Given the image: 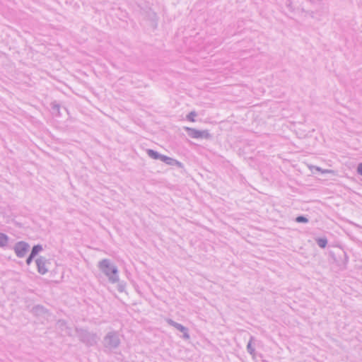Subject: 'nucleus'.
Instances as JSON below:
<instances>
[{
    "label": "nucleus",
    "mask_w": 362,
    "mask_h": 362,
    "mask_svg": "<svg viewBox=\"0 0 362 362\" xmlns=\"http://www.w3.org/2000/svg\"><path fill=\"white\" fill-rule=\"evenodd\" d=\"M42 250V247L40 246V245H35L33 247V250H32V252L30 255V257L27 259V264H30L31 261H32V259L39 252Z\"/></svg>",
    "instance_id": "nucleus-4"
},
{
    "label": "nucleus",
    "mask_w": 362,
    "mask_h": 362,
    "mask_svg": "<svg viewBox=\"0 0 362 362\" xmlns=\"http://www.w3.org/2000/svg\"><path fill=\"white\" fill-rule=\"evenodd\" d=\"M318 244L321 247H325L327 245V240L322 238L318 240Z\"/></svg>",
    "instance_id": "nucleus-8"
},
{
    "label": "nucleus",
    "mask_w": 362,
    "mask_h": 362,
    "mask_svg": "<svg viewBox=\"0 0 362 362\" xmlns=\"http://www.w3.org/2000/svg\"><path fill=\"white\" fill-rule=\"evenodd\" d=\"M358 172L359 174H361L362 175V163L358 165Z\"/></svg>",
    "instance_id": "nucleus-11"
},
{
    "label": "nucleus",
    "mask_w": 362,
    "mask_h": 362,
    "mask_svg": "<svg viewBox=\"0 0 362 362\" xmlns=\"http://www.w3.org/2000/svg\"><path fill=\"white\" fill-rule=\"evenodd\" d=\"M296 221H298V222H306L307 220L304 217H303V216H298V217L296 218Z\"/></svg>",
    "instance_id": "nucleus-10"
},
{
    "label": "nucleus",
    "mask_w": 362,
    "mask_h": 362,
    "mask_svg": "<svg viewBox=\"0 0 362 362\" xmlns=\"http://www.w3.org/2000/svg\"><path fill=\"white\" fill-rule=\"evenodd\" d=\"M160 160L168 164H172L173 163V160L172 158L167 157L165 156H160Z\"/></svg>",
    "instance_id": "nucleus-7"
},
{
    "label": "nucleus",
    "mask_w": 362,
    "mask_h": 362,
    "mask_svg": "<svg viewBox=\"0 0 362 362\" xmlns=\"http://www.w3.org/2000/svg\"><path fill=\"white\" fill-rule=\"evenodd\" d=\"M7 237L4 234L0 233V246L5 245L7 243Z\"/></svg>",
    "instance_id": "nucleus-6"
},
{
    "label": "nucleus",
    "mask_w": 362,
    "mask_h": 362,
    "mask_svg": "<svg viewBox=\"0 0 362 362\" xmlns=\"http://www.w3.org/2000/svg\"><path fill=\"white\" fill-rule=\"evenodd\" d=\"M38 272L44 274L47 272L48 262L44 257H40L36 260Z\"/></svg>",
    "instance_id": "nucleus-3"
},
{
    "label": "nucleus",
    "mask_w": 362,
    "mask_h": 362,
    "mask_svg": "<svg viewBox=\"0 0 362 362\" xmlns=\"http://www.w3.org/2000/svg\"><path fill=\"white\" fill-rule=\"evenodd\" d=\"M147 153L148 155L153 159H160L161 156L153 150H148Z\"/></svg>",
    "instance_id": "nucleus-5"
},
{
    "label": "nucleus",
    "mask_w": 362,
    "mask_h": 362,
    "mask_svg": "<svg viewBox=\"0 0 362 362\" xmlns=\"http://www.w3.org/2000/svg\"><path fill=\"white\" fill-rule=\"evenodd\" d=\"M107 263H108V262H107V261L104 260L103 262H102L101 265H102L103 267H104V266H107Z\"/></svg>",
    "instance_id": "nucleus-12"
},
{
    "label": "nucleus",
    "mask_w": 362,
    "mask_h": 362,
    "mask_svg": "<svg viewBox=\"0 0 362 362\" xmlns=\"http://www.w3.org/2000/svg\"><path fill=\"white\" fill-rule=\"evenodd\" d=\"M186 130L188 132L189 136L194 139H207L209 137V133L206 130L199 131L189 127H187Z\"/></svg>",
    "instance_id": "nucleus-1"
},
{
    "label": "nucleus",
    "mask_w": 362,
    "mask_h": 362,
    "mask_svg": "<svg viewBox=\"0 0 362 362\" xmlns=\"http://www.w3.org/2000/svg\"><path fill=\"white\" fill-rule=\"evenodd\" d=\"M29 248V245L23 242H20L16 244L15 246V252L17 256L22 257L25 255L28 252Z\"/></svg>",
    "instance_id": "nucleus-2"
},
{
    "label": "nucleus",
    "mask_w": 362,
    "mask_h": 362,
    "mask_svg": "<svg viewBox=\"0 0 362 362\" xmlns=\"http://www.w3.org/2000/svg\"><path fill=\"white\" fill-rule=\"evenodd\" d=\"M196 113L195 112H190L188 115H187V119L191 121V122H194V117H196Z\"/></svg>",
    "instance_id": "nucleus-9"
}]
</instances>
